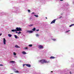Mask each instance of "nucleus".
Segmentation results:
<instances>
[{
	"mask_svg": "<svg viewBox=\"0 0 74 74\" xmlns=\"http://www.w3.org/2000/svg\"><path fill=\"white\" fill-rule=\"evenodd\" d=\"M38 62L39 63H41L42 64H44L45 63H49V62L47 61V60H45L44 59L38 61Z\"/></svg>",
	"mask_w": 74,
	"mask_h": 74,
	"instance_id": "nucleus-1",
	"label": "nucleus"
},
{
	"mask_svg": "<svg viewBox=\"0 0 74 74\" xmlns=\"http://www.w3.org/2000/svg\"><path fill=\"white\" fill-rule=\"evenodd\" d=\"M16 32L18 31H22V29L21 28H20V27H16Z\"/></svg>",
	"mask_w": 74,
	"mask_h": 74,
	"instance_id": "nucleus-2",
	"label": "nucleus"
},
{
	"mask_svg": "<svg viewBox=\"0 0 74 74\" xmlns=\"http://www.w3.org/2000/svg\"><path fill=\"white\" fill-rule=\"evenodd\" d=\"M56 19H54L51 23L50 24H52V23H55V21H56Z\"/></svg>",
	"mask_w": 74,
	"mask_h": 74,
	"instance_id": "nucleus-3",
	"label": "nucleus"
},
{
	"mask_svg": "<svg viewBox=\"0 0 74 74\" xmlns=\"http://www.w3.org/2000/svg\"><path fill=\"white\" fill-rule=\"evenodd\" d=\"M6 40H5V38H3V44L4 45H5L6 44Z\"/></svg>",
	"mask_w": 74,
	"mask_h": 74,
	"instance_id": "nucleus-4",
	"label": "nucleus"
},
{
	"mask_svg": "<svg viewBox=\"0 0 74 74\" xmlns=\"http://www.w3.org/2000/svg\"><path fill=\"white\" fill-rule=\"evenodd\" d=\"M43 48L44 47H43V46H42L41 45H40L39 46V48L43 49Z\"/></svg>",
	"mask_w": 74,
	"mask_h": 74,
	"instance_id": "nucleus-5",
	"label": "nucleus"
},
{
	"mask_svg": "<svg viewBox=\"0 0 74 74\" xmlns=\"http://www.w3.org/2000/svg\"><path fill=\"white\" fill-rule=\"evenodd\" d=\"M25 65L28 67H31V65L29 64H25Z\"/></svg>",
	"mask_w": 74,
	"mask_h": 74,
	"instance_id": "nucleus-6",
	"label": "nucleus"
},
{
	"mask_svg": "<svg viewBox=\"0 0 74 74\" xmlns=\"http://www.w3.org/2000/svg\"><path fill=\"white\" fill-rule=\"evenodd\" d=\"M22 53H23V54H24V55H26L27 54L26 52L24 51L22 52Z\"/></svg>",
	"mask_w": 74,
	"mask_h": 74,
	"instance_id": "nucleus-7",
	"label": "nucleus"
},
{
	"mask_svg": "<svg viewBox=\"0 0 74 74\" xmlns=\"http://www.w3.org/2000/svg\"><path fill=\"white\" fill-rule=\"evenodd\" d=\"M55 57L53 56H51L50 57V59H55Z\"/></svg>",
	"mask_w": 74,
	"mask_h": 74,
	"instance_id": "nucleus-8",
	"label": "nucleus"
},
{
	"mask_svg": "<svg viewBox=\"0 0 74 74\" xmlns=\"http://www.w3.org/2000/svg\"><path fill=\"white\" fill-rule=\"evenodd\" d=\"M27 32H28V33H33V31L27 30Z\"/></svg>",
	"mask_w": 74,
	"mask_h": 74,
	"instance_id": "nucleus-9",
	"label": "nucleus"
},
{
	"mask_svg": "<svg viewBox=\"0 0 74 74\" xmlns=\"http://www.w3.org/2000/svg\"><path fill=\"white\" fill-rule=\"evenodd\" d=\"M15 47L16 48H20V47H18V45H16L15 46Z\"/></svg>",
	"mask_w": 74,
	"mask_h": 74,
	"instance_id": "nucleus-10",
	"label": "nucleus"
},
{
	"mask_svg": "<svg viewBox=\"0 0 74 74\" xmlns=\"http://www.w3.org/2000/svg\"><path fill=\"white\" fill-rule=\"evenodd\" d=\"M8 36L9 37H12V35H11V34H8Z\"/></svg>",
	"mask_w": 74,
	"mask_h": 74,
	"instance_id": "nucleus-11",
	"label": "nucleus"
},
{
	"mask_svg": "<svg viewBox=\"0 0 74 74\" xmlns=\"http://www.w3.org/2000/svg\"><path fill=\"white\" fill-rule=\"evenodd\" d=\"M14 37L15 38H18V36L16 35H14Z\"/></svg>",
	"mask_w": 74,
	"mask_h": 74,
	"instance_id": "nucleus-12",
	"label": "nucleus"
},
{
	"mask_svg": "<svg viewBox=\"0 0 74 74\" xmlns=\"http://www.w3.org/2000/svg\"><path fill=\"white\" fill-rule=\"evenodd\" d=\"M12 32H16V29H12Z\"/></svg>",
	"mask_w": 74,
	"mask_h": 74,
	"instance_id": "nucleus-13",
	"label": "nucleus"
},
{
	"mask_svg": "<svg viewBox=\"0 0 74 74\" xmlns=\"http://www.w3.org/2000/svg\"><path fill=\"white\" fill-rule=\"evenodd\" d=\"M35 30H36V28H34L33 29H32V30L33 31H35Z\"/></svg>",
	"mask_w": 74,
	"mask_h": 74,
	"instance_id": "nucleus-14",
	"label": "nucleus"
},
{
	"mask_svg": "<svg viewBox=\"0 0 74 74\" xmlns=\"http://www.w3.org/2000/svg\"><path fill=\"white\" fill-rule=\"evenodd\" d=\"M15 73H19V72L18 71H15Z\"/></svg>",
	"mask_w": 74,
	"mask_h": 74,
	"instance_id": "nucleus-15",
	"label": "nucleus"
},
{
	"mask_svg": "<svg viewBox=\"0 0 74 74\" xmlns=\"http://www.w3.org/2000/svg\"><path fill=\"white\" fill-rule=\"evenodd\" d=\"M34 16H35L36 17H37V18L38 17V15H34Z\"/></svg>",
	"mask_w": 74,
	"mask_h": 74,
	"instance_id": "nucleus-16",
	"label": "nucleus"
},
{
	"mask_svg": "<svg viewBox=\"0 0 74 74\" xmlns=\"http://www.w3.org/2000/svg\"><path fill=\"white\" fill-rule=\"evenodd\" d=\"M74 25V24H71V25H70L69 26V27H71V26H73Z\"/></svg>",
	"mask_w": 74,
	"mask_h": 74,
	"instance_id": "nucleus-17",
	"label": "nucleus"
},
{
	"mask_svg": "<svg viewBox=\"0 0 74 74\" xmlns=\"http://www.w3.org/2000/svg\"><path fill=\"white\" fill-rule=\"evenodd\" d=\"M36 37H38V36H39V35H38V34H36Z\"/></svg>",
	"mask_w": 74,
	"mask_h": 74,
	"instance_id": "nucleus-18",
	"label": "nucleus"
},
{
	"mask_svg": "<svg viewBox=\"0 0 74 74\" xmlns=\"http://www.w3.org/2000/svg\"><path fill=\"white\" fill-rule=\"evenodd\" d=\"M29 46L30 47H32V44L29 45Z\"/></svg>",
	"mask_w": 74,
	"mask_h": 74,
	"instance_id": "nucleus-19",
	"label": "nucleus"
},
{
	"mask_svg": "<svg viewBox=\"0 0 74 74\" xmlns=\"http://www.w3.org/2000/svg\"><path fill=\"white\" fill-rule=\"evenodd\" d=\"M15 62H14V61H10V63H14Z\"/></svg>",
	"mask_w": 74,
	"mask_h": 74,
	"instance_id": "nucleus-20",
	"label": "nucleus"
},
{
	"mask_svg": "<svg viewBox=\"0 0 74 74\" xmlns=\"http://www.w3.org/2000/svg\"><path fill=\"white\" fill-rule=\"evenodd\" d=\"M33 25L31 24L30 25H29V26H33Z\"/></svg>",
	"mask_w": 74,
	"mask_h": 74,
	"instance_id": "nucleus-21",
	"label": "nucleus"
},
{
	"mask_svg": "<svg viewBox=\"0 0 74 74\" xmlns=\"http://www.w3.org/2000/svg\"><path fill=\"white\" fill-rule=\"evenodd\" d=\"M13 54H14V55H16V53H15V52H14V53Z\"/></svg>",
	"mask_w": 74,
	"mask_h": 74,
	"instance_id": "nucleus-22",
	"label": "nucleus"
},
{
	"mask_svg": "<svg viewBox=\"0 0 74 74\" xmlns=\"http://www.w3.org/2000/svg\"><path fill=\"white\" fill-rule=\"evenodd\" d=\"M20 33H21V32H18V34H19Z\"/></svg>",
	"mask_w": 74,
	"mask_h": 74,
	"instance_id": "nucleus-23",
	"label": "nucleus"
},
{
	"mask_svg": "<svg viewBox=\"0 0 74 74\" xmlns=\"http://www.w3.org/2000/svg\"><path fill=\"white\" fill-rule=\"evenodd\" d=\"M28 12H30V10H28Z\"/></svg>",
	"mask_w": 74,
	"mask_h": 74,
	"instance_id": "nucleus-24",
	"label": "nucleus"
},
{
	"mask_svg": "<svg viewBox=\"0 0 74 74\" xmlns=\"http://www.w3.org/2000/svg\"><path fill=\"white\" fill-rule=\"evenodd\" d=\"M53 41H56V39H53Z\"/></svg>",
	"mask_w": 74,
	"mask_h": 74,
	"instance_id": "nucleus-25",
	"label": "nucleus"
},
{
	"mask_svg": "<svg viewBox=\"0 0 74 74\" xmlns=\"http://www.w3.org/2000/svg\"><path fill=\"white\" fill-rule=\"evenodd\" d=\"M25 49H27V47H25L24 48Z\"/></svg>",
	"mask_w": 74,
	"mask_h": 74,
	"instance_id": "nucleus-26",
	"label": "nucleus"
},
{
	"mask_svg": "<svg viewBox=\"0 0 74 74\" xmlns=\"http://www.w3.org/2000/svg\"><path fill=\"white\" fill-rule=\"evenodd\" d=\"M36 31H37V32H38V31H39V29H38L37 30H36Z\"/></svg>",
	"mask_w": 74,
	"mask_h": 74,
	"instance_id": "nucleus-27",
	"label": "nucleus"
},
{
	"mask_svg": "<svg viewBox=\"0 0 74 74\" xmlns=\"http://www.w3.org/2000/svg\"><path fill=\"white\" fill-rule=\"evenodd\" d=\"M25 66V64H23V66L24 67V66Z\"/></svg>",
	"mask_w": 74,
	"mask_h": 74,
	"instance_id": "nucleus-28",
	"label": "nucleus"
},
{
	"mask_svg": "<svg viewBox=\"0 0 74 74\" xmlns=\"http://www.w3.org/2000/svg\"><path fill=\"white\" fill-rule=\"evenodd\" d=\"M32 19V18H29V19L30 20H31V19Z\"/></svg>",
	"mask_w": 74,
	"mask_h": 74,
	"instance_id": "nucleus-29",
	"label": "nucleus"
},
{
	"mask_svg": "<svg viewBox=\"0 0 74 74\" xmlns=\"http://www.w3.org/2000/svg\"><path fill=\"white\" fill-rule=\"evenodd\" d=\"M0 66H3V64H0Z\"/></svg>",
	"mask_w": 74,
	"mask_h": 74,
	"instance_id": "nucleus-30",
	"label": "nucleus"
},
{
	"mask_svg": "<svg viewBox=\"0 0 74 74\" xmlns=\"http://www.w3.org/2000/svg\"><path fill=\"white\" fill-rule=\"evenodd\" d=\"M70 30H69V31H66V32H70Z\"/></svg>",
	"mask_w": 74,
	"mask_h": 74,
	"instance_id": "nucleus-31",
	"label": "nucleus"
},
{
	"mask_svg": "<svg viewBox=\"0 0 74 74\" xmlns=\"http://www.w3.org/2000/svg\"><path fill=\"white\" fill-rule=\"evenodd\" d=\"M16 33H18V32H17L16 31Z\"/></svg>",
	"mask_w": 74,
	"mask_h": 74,
	"instance_id": "nucleus-32",
	"label": "nucleus"
},
{
	"mask_svg": "<svg viewBox=\"0 0 74 74\" xmlns=\"http://www.w3.org/2000/svg\"><path fill=\"white\" fill-rule=\"evenodd\" d=\"M1 35H2V34H0V36H1Z\"/></svg>",
	"mask_w": 74,
	"mask_h": 74,
	"instance_id": "nucleus-33",
	"label": "nucleus"
},
{
	"mask_svg": "<svg viewBox=\"0 0 74 74\" xmlns=\"http://www.w3.org/2000/svg\"><path fill=\"white\" fill-rule=\"evenodd\" d=\"M32 14H34V12H33L32 13Z\"/></svg>",
	"mask_w": 74,
	"mask_h": 74,
	"instance_id": "nucleus-34",
	"label": "nucleus"
},
{
	"mask_svg": "<svg viewBox=\"0 0 74 74\" xmlns=\"http://www.w3.org/2000/svg\"><path fill=\"white\" fill-rule=\"evenodd\" d=\"M63 0H60V1H63Z\"/></svg>",
	"mask_w": 74,
	"mask_h": 74,
	"instance_id": "nucleus-35",
	"label": "nucleus"
},
{
	"mask_svg": "<svg viewBox=\"0 0 74 74\" xmlns=\"http://www.w3.org/2000/svg\"><path fill=\"white\" fill-rule=\"evenodd\" d=\"M45 18H46V19H47V17H45Z\"/></svg>",
	"mask_w": 74,
	"mask_h": 74,
	"instance_id": "nucleus-36",
	"label": "nucleus"
},
{
	"mask_svg": "<svg viewBox=\"0 0 74 74\" xmlns=\"http://www.w3.org/2000/svg\"><path fill=\"white\" fill-rule=\"evenodd\" d=\"M51 73H53V71H51Z\"/></svg>",
	"mask_w": 74,
	"mask_h": 74,
	"instance_id": "nucleus-37",
	"label": "nucleus"
},
{
	"mask_svg": "<svg viewBox=\"0 0 74 74\" xmlns=\"http://www.w3.org/2000/svg\"><path fill=\"white\" fill-rule=\"evenodd\" d=\"M69 73H71V72H69Z\"/></svg>",
	"mask_w": 74,
	"mask_h": 74,
	"instance_id": "nucleus-38",
	"label": "nucleus"
},
{
	"mask_svg": "<svg viewBox=\"0 0 74 74\" xmlns=\"http://www.w3.org/2000/svg\"><path fill=\"white\" fill-rule=\"evenodd\" d=\"M60 18H62V16H61L60 17Z\"/></svg>",
	"mask_w": 74,
	"mask_h": 74,
	"instance_id": "nucleus-39",
	"label": "nucleus"
}]
</instances>
